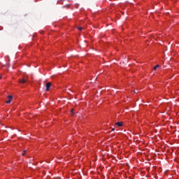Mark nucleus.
Here are the masks:
<instances>
[{
	"instance_id": "1",
	"label": "nucleus",
	"mask_w": 179,
	"mask_h": 179,
	"mask_svg": "<svg viewBox=\"0 0 179 179\" xmlns=\"http://www.w3.org/2000/svg\"><path fill=\"white\" fill-rule=\"evenodd\" d=\"M8 100L6 101V104H10V103L12 101V99H13V96H12V95H8Z\"/></svg>"
},
{
	"instance_id": "2",
	"label": "nucleus",
	"mask_w": 179,
	"mask_h": 179,
	"mask_svg": "<svg viewBox=\"0 0 179 179\" xmlns=\"http://www.w3.org/2000/svg\"><path fill=\"white\" fill-rule=\"evenodd\" d=\"M45 87H46V92H48L50 90V88L51 87V83H46Z\"/></svg>"
},
{
	"instance_id": "3",
	"label": "nucleus",
	"mask_w": 179,
	"mask_h": 179,
	"mask_svg": "<svg viewBox=\"0 0 179 179\" xmlns=\"http://www.w3.org/2000/svg\"><path fill=\"white\" fill-rule=\"evenodd\" d=\"M19 82H20V83L24 84V83H26L27 82V80L25 79V78H20V79L19 80Z\"/></svg>"
},
{
	"instance_id": "4",
	"label": "nucleus",
	"mask_w": 179,
	"mask_h": 179,
	"mask_svg": "<svg viewBox=\"0 0 179 179\" xmlns=\"http://www.w3.org/2000/svg\"><path fill=\"white\" fill-rule=\"evenodd\" d=\"M115 125H117V127H122V122H116Z\"/></svg>"
},
{
	"instance_id": "5",
	"label": "nucleus",
	"mask_w": 179,
	"mask_h": 179,
	"mask_svg": "<svg viewBox=\"0 0 179 179\" xmlns=\"http://www.w3.org/2000/svg\"><path fill=\"white\" fill-rule=\"evenodd\" d=\"M157 68H160V66L159 64L154 66V68H153L154 71H156L157 69Z\"/></svg>"
},
{
	"instance_id": "6",
	"label": "nucleus",
	"mask_w": 179,
	"mask_h": 179,
	"mask_svg": "<svg viewBox=\"0 0 179 179\" xmlns=\"http://www.w3.org/2000/svg\"><path fill=\"white\" fill-rule=\"evenodd\" d=\"M78 29L80 31H82V30H83V28H82V27H78Z\"/></svg>"
},
{
	"instance_id": "7",
	"label": "nucleus",
	"mask_w": 179,
	"mask_h": 179,
	"mask_svg": "<svg viewBox=\"0 0 179 179\" xmlns=\"http://www.w3.org/2000/svg\"><path fill=\"white\" fill-rule=\"evenodd\" d=\"M71 115H75V112H73V109L71 110Z\"/></svg>"
},
{
	"instance_id": "8",
	"label": "nucleus",
	"mask_w": 179,
	"mask_h": 179,
	"mask_svg": "<svg viewBox=\"0 0 179 179\" xmlns=\"http://www.w3.org/2000/svg\"><path fill=\"white\" fill-rule=\"evenodd\" d=\"M26 152H27L26 150H23V152H22V156H24V155H26Z\"/></svg>"
},
{
	"instance_id": "9",
	"label": "nucleus",
	"mask_w": 179,
	"mask_h": 179,
	"mask_svg": "<svg viewBox=\"0 0 179 179\" xmlns=\"http://www.w3.org/2000/svg\"><path fill=\"white\" fill-rule=\"evenodd\" d=\"M134 93H135V91H134Z\"/></svg>"
}]
</instances>
